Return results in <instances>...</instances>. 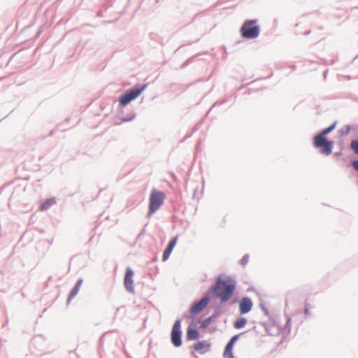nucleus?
I'll return each mask as SVG.
<instances>
[{"label":"nucleus","mask_w":358,"mask_h":358,"mask_svg":"<svg viewBox=\"0 0 358 358\" xmlns=\"http://www.w3.org/2000/svg\"><path fill=\"white\" fill-rule=\"evenodd\" d=\"M181 334V321L178 320L175 322L171 331V341L176 347H179L182 344Z\"/></svg>","instance_id":"obj_6"},{"label":"nucleus","mask_w":358,"mask_h":358,"mask_svg":"<svg viewBox=\"0 0 358 358\" xmlns=\"http://www.w3.org/2000/svg\"><path fill=\"white\" fill-rule=\"evenodd\" d=\"M305 313H306V315H308L309 314V309L306 306L305 308Z\"/></svg>","instance_id":"obj_20"},{"label":"nucleus","mask_w":358,"mask_h":358,"mask_svg":"<svg viewBox=\"0 0 358 358\" xmlns=\"http://www.w3.org/2000/svg\"><path fill=\"white\" fill-rule=\"evenodd\" d=\"M352 165L353 168L358 171V161H353Z\"/></svg>","instance_id":"obj_19"},{"label":"nucleus","mask_w":358,"mask_h":358,"mask_svg":"<svg viewBox=\"0 0 358 358\" xmlns=\"http://www.w3.org/2000/svg\"><path fill=\"white\" fill-rule=\"evenodd\" d=\"M145 85L141 88L133 89L120 97V103L122 106L127 105L129 102L137 98L145 89Z\"/></svg>","instance_id":"obj_5"},{"label":"nucleus","mask_w":358,"mask_h":358,"mask_svg":"<svg viewBox=\"0 0 358 358\" xmlns=\"http://www.w3.org/2000/svg\"><path fill=\"white\" fill-rule=\"evenodd\" d=\"M335 126H336V122H334L331 126H330L329 127L322 130L318 135H317V136H322V138H325V136L327 135L328 134H329L334 128H335Z\"/></svg>","instance_id":"obj_16"},{"label":"nucleus","mask_w":358,"mask_h":358,"mask_svg":"<svg viewBox=\"0 0 358 358\" xmlns=\"http://www.w3.org/2000/svg\"><path fill=\"white\" fill-rule=\"evenodd\" d=\"M79 288H80V284L78 283L75 286V287L71 290L69 297V300L73 299L78 294V292L79 291Z\"/></svg>","instance_id":"obj_17"},{"label":"nucleus","mask_w":358,"mask_h":358,"mask_svg":"<svg viewBox=\"0 0 358 358\" xmlns=\"http://www.w3.org/2000/svg\"><path fill=\"white\" fill-rule=\"evenodd\" d=\"M199 337V333L197 330L188 328L187 331V338L188 340H196Z\"/></svg>","instance_id":"obj_13"},{"label":"nucleus","mask_w":358,"mask_h":358,"mask_svg":"<svg viewBox=\"0 0 358 358\" xmlns=\"http://www.w3.org/2000/svg\"><path fill=\"white\" fill-rule=\"evenodd\" d=\"M256 20H247L243 23L241 29L243 37L246 38H254L258 36L259 34V27L256 24Z\"/></svg>","instance_id":"obj_3"},{"label":"nucleus","mask_w":358,"mask_h":358,"mask_svg":"<svg viewBox=\"0 0 358 358\" xmlns=\"http://www.w3.org/2000/svg\"><path fill=\"white\" fill-rule=\"evenodd\" d=\"M238 335H236L233 336L229 342L227 343L224 352V357L225 358H234L233 353H232V349L234 347V343L238 340Z\"/></svg>","instance_id":"obj_11"},{"label":"nucleus","mask_w":358,"mask_h":358,"mask_svg":"<svg viewBox=\"0 0 358 358\" xmlns=\"http://www.w3.org/2000/svg\"><path fill=\"white\" fill-rule=\"evenodd\" d=\"M165 194L155 189H152L149 198V214L151 215L156 212L164 203Z\"/></svg>","instance_id":"obj_2"},{"label":"nucleus","mask_w":358,"mask_h":358,"mask_svg":"<svg viewBox=\"0 0 358 358\" xmlns=\"http://www.w3.org/2000/svg\"><path fill=\"white\" fill-rule=\"evenodd\" d=\"M352 150L358 155V141H352L350 144Z\"/></svg>","instance_id":"obj_18"},{"label":"nucleus","mask_w":358,"mask_h":358,"mask_svg":"<svg viewBox=\"0 0 358 358\" xmlns=\"http://www.w3.org/2000/svg\"><path fill=\"white\" fill-rule=\"evenodd\" d=\"M209 299L208 297H203L198 303L194 304L191 308V313L193 314H198L202 311L208 305Z\"/></svg>","instance_id":"obj_9"},{"label":"nucleus","mask_w":358,"mask_h":358,"mask_svg":"<svg viewBox=\"0 0 358 358\" xmlns=\"http://www.w3.org/2000/svg\"><path fill=\"white\" fill-rule=\"evenodd\" d=\"M247 320L245 317H240L234 322V327L236 329H241L245 326Z\"/></svg>","instance_id":"obj_15"},{"label":"nucleus","mask_w":358,"mask_h":358,"mask_svg":"<svg viewBox=\"0 0 358 358\" xmlns=\"http://www.w3.org/2000/svg\"><path fill=\"white\" fill-rule=\"evenodd\" d=\"M252 301L250 298L244 297L239 302V309L241 314L250 312L252 308Z\"/></svg>","instance_id":"obj_8"},{"label":"nucleus","mask_w":358,"mask_h":358,"mask_svg":"<svg viewBox=\"0 0 358 358\" xmlns=\"http://www.w3.org/2000/svg\"><path fill=\"white\" fill-rule=\"evenodd\" d=\"M55 203V199H47L41 204L40 209L41 210H48L50 207H51Z\"/></svg>","instance_id":"obj_14"},{"label":"nucleus","mask_w":358,"mask_h":358,"mask_svg":"<svg viewBox=\"0 0 358 358\" xmlns=\"http://www.w3.org/2000/svg\"><path fill=\"white\" fill-rule=\"evenodd\" d=\"M314 146L320 148L321 153L329 155L331 153L333 148V142L327 141L326 138L315 136L313 139Z\"/></svg>","instance_id":"obj_4"},{"label":"nucleus","mask_w":358,"mask_h":358,"mask_svg":"<svg viewBox=\"0 0 358 358\" xmlns=\"http://www.w3.org/2000/svg\"><path fill=\"white\" fill-rule=\"evenodd\" d=\"M134 272L129 268H127L125 276H124V286L127 291L130 292H134V282H133Z\"/></svg>","instance_id":"obj_7"},{"label":"nucleus","mask_w":358,"mask_h":358,"mask_svg":"<svg viewBox=\"0 0 358 358\" xmlns=\"http://www.w3.org/2000/svg\"><path fill=\"white\" fill-rule=\"evenodd\" d=\"M235 288L234 282L230 280H219L215 287V292L222 302H225L231 297Z\"/></svg>","instance_id":"obj_1"},{"label":"nucleus","mask_w":358,"mask_h":358,"mask_svg":"<svg viewBox=\"0 0 358 358\" xmlns=\"http://www.w3.org/2000/svg\"><path fill=\"white\" fill-rule=\"evenodd\" d=\"M177 241H178V238L175 237L169 242L167 248H166V250L164 252V254L162 256L163 261H166L169 259L173 248L175 247V245L177 243Z\"/></svg>","instance_id":"obj_12"},{"label":"nucleus","mask_w":358,"mask_h":358,"mask_svg":"<svg viewBox=\"0 0 358 358\" xmlns=\"http://www.w3.org/2000/svg\"><path fill=\"white\" fill-rule=\"evenodd\" d=\"M210 348V344L206 341H199L194 344V349L201 355L206 353Z\"/></svg>","instance_id":"obj_10"},{"label":"nucleus","mask_w":358,"mask_h":358,"mask_svg":"<svg viewBox=\"0 0 358 358\" xmlns=\"http://www.w3.org/2000/svg\"><path fill=\"white\" fill-rule=\"evenodd\" d=\"M207 326V323L203 322L201 325L202 327H206Z\"/></svg>","instance_id":"obj_21"}]
</instances>
